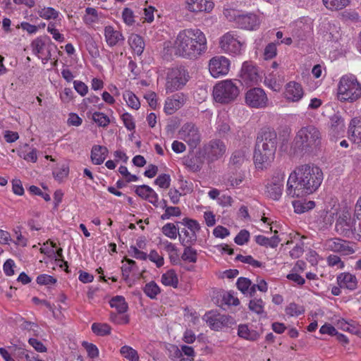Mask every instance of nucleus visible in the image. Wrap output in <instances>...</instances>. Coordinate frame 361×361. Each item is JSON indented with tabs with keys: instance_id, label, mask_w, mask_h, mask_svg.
<instances>
[{
	"instance_id": "obj_26",
	"label": "nucleus",
	"mask_w": 361,
	"mask_h": 361,
	"mask_svg": "<svg viewBox=\"0 0 361 361\" xmlns=\"http://www.w3.org/2000/svg\"><path fill=\"white\" fill-rule=\"evenodd\" d=\"M338 285L343 288L354 290L357 286V279L355 275L349 272H343L336 277Z\"/></svg>"
},
{
	"instance_id": "obj_2",
	"label": "nucleus",
	"mask_w": 361,
	"mask_h": 361,
	"mask_svg": "<svg viewBox=\"0 0 361 361\" xmlns=\"http://www.w3.org/2000/svg\"><path fill=\"white\" fill-rule=\"evenodd\" d=\"M177 56L185 59H195L207 49L205 34L199 28H186L178 32L173 42L166 43Z\"/></svg>"
},
{
	"instance_id": "obj_21",
	"label": "nucleus",
	"mask_w": 361,
	"mask_h": 361,
	"mask_svg": "<svg viewBox=\"0 0 361 361\" xmlns=\"http://www.w3.org/2000/svg\"><path fill=\"white\" fill-rule=\"evenodd\" d=\"M181 224L190 231L189 238L181 239V244L185 246L186 245L194 243L197 240V234L200 230V224L197 221L189 218H184Z\"/></svg>"
},
{
	"instance_id": "obj_45",
	"label": "nucleus",
	"mask_w": 361,
	"mask_h": 361,
	"mask_svg": "<svg viewBox=\"0 0 361 361\" xmlns=\"http://www.w3.org/2000/svg\"><path fill=\"white\" fill-rule=\"evenodd\" d=\"M216 129L219 133H226L230 130L227 113H219L217 116Z\"/></svg>"
},
{
	"instance_id": "obj_46",
	"label": "nucleus",
	"mask_w": 361,
	"mask_h": 361,
	"mask_svg": "<svg viewBox=\"0 0 361 361\" xmlns=\"http://www.w3.org/2000/svg\"><path fill=\"white\" fill-rule=\"evenodd\" d=\"M326 8L331 11H339L346 7L350 0H322Z\"/></svg>"
},
{
	"instance_id": "obj_11",
	"label": "nucleus",
	"mask_w": 361,
	"mask_h": 361,
	"mask_svg": "<svg viewBox=\"0 0 361 361\" xmlns=\"http://www.w3.org/2000/svg\"><path fill=\"white\" fill-rule=\"evenodd\" d=\"M231 68V61L224 56L212 57L208 63V69L214 78H219L228 74Z\"/></svg>"
},
{
	"instance_id": "obj_56",
	"label": "nucleus",
	"mask_w": 361,
	"mask_h": 361,
	"mask_svg": "<svg viewBox=\"0 0 361 361\" xmlns=\"http://www.w3.org/2000/svg\"><path fill=\"white\" fill-rule=\"evenodd\" d=\"M285 312L289 317H298L303 314L305 310L302 306L291 302L286 306Z\"/></svg>"
},
{
	"instance_id": "obj_37",
	"label": "nucleus",
	"mask_w": 361,
	"mask_h": 361,
	"mask_svg": "<svg viewBox=\"0 0 361 361\" xmlns=\"http://www.w3.org/2000/svg\"><path fill=\"white\" fill-rule=\"evenodd\" d=\"M236 286L243 294L252 295L255 292V285L251 286V281L247 278H239L237 280Z\"/></svg>"
},
{
	"instance_id": "obj_8",
	"label": "nucleus",
	"mask_w": 361,
	"mask_h": 361,
	"mask_svg": "<svg viewBox=\"0 0 361 361\" xmlns=\"http://www.w3.org/2000/svg\"><path fill=\"white\" fill-rule=\"evenodd\" d=\"M188 71L182 67L170 70L166 76V92H173L182 89L189 80Z\"/></svg>"
},
{
	"instance_id": "obj_63",
	"label": "nucleus",
	"mask_w": 361,
	"mask_h": 361,
	"mask_svg": "<svg viewBox=\"0 0 361 361\" xmlns=\"http://www.w3.org/2000/svg\"><path fill=\"white\" fill-rule=\"evenodd\" d=\"M135 266V262L133 259H126V262L122 266V275L125 281L129 278L130 273Z\"/></svg>"
},
{
	"instance_id": "obj_64",
	"label": "nucleus",
	"mask_w": 361,
	"mask_h": 361,
	"mask_svg": "<svg viewBox=\"0 0 361 361\" xmlns=\"http://www.w3.org/2000/svg\"><path fill=\"white\" fill-rule=\"evenodd\" d=\"M250 238V232L245 229H243L237 234L234 238V242L238 245H243L249 241Z\"/></svg>"
},
{
	"instance_id": "obj_1",
	"label": "nucleus",
	"mask_w": 361,
	"mask_h": 361,
	"mask_svg": "<svg viewBox=\"0 0 361 361\" xmlns=\"http://www.w3.org/2000/svg\"><path fill=\"white\" fill-rule=\"evenodd\" d=\"M319 167L305 164L296 167L289 175L286 193L291 197H304L316 192L323 180Z\"/></svg>"
},
{
	"instance_id": "obj_5",
	"label": "nucleus",
	"mask_w": 361,
	"mask_h": 361,
	"mask_svg": "<svg viewBox=\"0 0 361 361\" xmlns=\"http://www.w3.org/2000/svg\"><path fill=\"white\" fill-rule=\"evenodd\" d=\"M240 93L239 81L225 79L218 81L213 87L212 96L216 103L229 104L235 102Z\"/></svg>"
},
{
	"instance_id": "obj_55",
	"label": "nucleus",
	"mask_w": 361,
	"mask_h": 361,
	"mask_svg": "<svg viewBox=\"0 0 361 361\" xmlns=\"http://www.w3.org/2000/svg\"><path fill=\"white\" fill-rule=\"evenodd\" d=\"M163 208L165 209L164 213L161 216L163 220L169 219L172 216H179L181 214L179 207H168L166 202H164Z\"/></svg>"
},
{
	"instance_id": "obj_48",
	"label": "nucleus",
	"mask_w": 361,
	"mask_h": 361,
	"mask_svg": "<svg viewBox=\"0 0 361 361\" xmlns=\"http://www.w3.org/2000/svg\"><path fill=\"white\" fill-rule=\"evenodd\" d=\"M121 355L128 361H139V355L134 348L129 345H123L120 349Z\"/></svg>"
},
{
	"instance_id": "obj_15",
	"label": "nucleus",
	"mask_w": 361,
	"mask_h": 361,
	"mask_svg": "<svg viewBox=\"0 0 361 361\" xmlns=\"http://www.w3.org/2000/svg\"><path fill=\"white\" fill-rule=\"evenodd\" d=\"M305 95L302 85L295 81H290L284 86L283 97L288 102L298 103Z\"/></svg>"
},
{
	"instance_id": "obj_51",
	"label": "nucleus",
	"mask_w": 361,
	"mask_h": 361,
	"mask_svg": "<svg viewBox=\"0 0 361 361\" xmlns=\"http://www.w3.org/2000/svg\"><path fill=\"white\" fill-rule=\"evenodd\" d=\"M143 291L149 298L155 299L160 293L161 289L154 281H150L145 286Z\"/></svg>"
},
{
	"instance_id": "obj_14",
	"label": "nucleus",
	"mask_w": 361,
	"mask_h": 361,
	"mask_svg": "<svg viewBox=\"0 0 361 361\" xmlns=\"http://www.w3.org/2000/svg\"><path fill=\"white\" fill-rule=\"evenodd\" d=\"M323 247L326 250L339 252L343 255H349L355 252V249L349 242L338 238L326 240L324 243Z\"/></svg>"
},
{
	"instance_id": "obj_32",
	"label": "nucleus",
	"mask_w": 361,
	"mask_h": 361,
	"mask_svg": "<svg viewBox=\"0 0 361 361\" xmlns=\"http://www.w3.org/2000/svg\"><path fill=\"white\" fill-rule=\"evenodd\" d=\"M108 154L106 147L94 145L91 151V159L93 164L99 165L104 162Z\"/></svg>"
},
{
	"instance_id": "obj_20",
	"label": "nucleus",
	"mask_w": 361,
	"mask_h": 361,
	"mask_svg": "<svg viewBox=\"0 0 361 361\" xmlns=\"http://www.w3.org/2000/svg\"><path fill=\"white\" fill-rule=\"evenodd\" d=\"M240 77L247 84H257L260 80L257 67L249 62L243 63Z\"/></svg>"
},
{
	"instance_id": "obj_4",
	"label": "nucleus",
	"mask_w": 361,
	"mask_h": 361,
	"mask_svg": "<svg viewBox=\"0 0 361 361\" xmlns=\"http://www.w3.org/2000/svg\"><path fill=\"white\" fill-rule=\"evenodd\" d=\"M336 98L341 102L354 103L361 99V83L355 75L341 76L337 84Z\"/></svg>"
},
{
	"instance_id": "obj_44",
	"label": "nucleus",
	"mask_w": 361,
	"mask_h": 361,
	"mask_svg": "<svg viewBox=\"0 0 361 361\" xmlns=\"http://www.w3.org/2000/svg\"><path fill=\"white\" fill-rule=\"evenodd\" d=\"M160 245L163 249L169 254L171 261L175 262L178 259V248L176 245L168 240H161Z\"/></svg>"
},
{
	"instance_id": "obj_49",
	"label": "nucleus",
	"mask_w": 361,
	"mask_h": 361,
	"mask_svg": "<svg viewBox=\"0 0 361 361\" xmlns=\"http://www.w3.org/2000/svg\"><path fill=\"white\" fill-rule=\"evenodd\" d=\"M197 251L188 245L183 250L181 259L186 262L195 263L197 261Z\"/></svg>"
},
{
	"instance_id": "obj_50",
	"label": "nucleus",
	"mask_w": 361,
	"mask_h": 361,
	"mask_svg": "<svg viewBox=\"0 0 361 361\" xmlns=\"http://www.w3.org/2000/svg\"><path fill=\"white\" fill-rule=\"evenodd\" d=\"M161 232L167 238L175 240L179 234V228L173 223H167L162 226Z\"/></svg>"
},
{
	"instance_id": "obj_19",
	"label": "nucleus",
	"mask_w": 361,
	"mask_h": 361,
	"mask_svg": "<svg viewBox=\"0 0 361 361\" xmlns=\"http://www.w3.org/2000/svg\"><path fill=\"white\" fill-rule=\"evenodd\" d=\"M226 151V147L225 144L219 140L211 141L205 147L207 157L211 161H216L221 158L225 154Z\"/></svg>"
},
{
	"instance_id": "obj_28",
	"label": "nucleus",
	"mask_w": 361,
	"mask_h": 361,
	"mask_svg": "<svg viewBox=\"0 0 361 361\" xmlns=\"http://www.w3.org/2000/svg\"><path fill=\"white\" fill-rule=\"evenodd\" d=\"M310 30V25L303 23L302 20L296 21L291 25L292 36L298 42L303 40Z\"/></svg>"
},
{
	"instance_id": "obj_54",
	"label": "nucleus",
	"mask_w": 361,
	"mask_h": 361,
	"mask_svg": "<svg viewBox=\"0 0 361 361\" xmlns=\"http://www.w3.org/2000/svg\"><path fill=\"white\" fill-rule=\"evenodd\" d=\"M68 173L69 167L67 164H62L53 171V176L54 178L59 182L66 179L68 177Z\"/></svg>"
},
{
	"instance_id": "obj_42",
	"label": "nucleus",
	"mask_w": 361,
	"mask_h": 361,
	"mask_svg": "<svg viewBox=\"0 0 361 361\" xmlns=\"http://www.w3.org/2000/svg\"><path fill=\"white\" fill-rule=\"evenodd\" d=\"M336 228L342 230L343 232L354 231L355 225L351 221L348 215H343V217H340L336 222Z\"/></svg>"
},
{
	"instance_id": "obj_57",
	"label": "nucleus",
	"mask_w": 361,
	"mask_h": 361,
	"mask_svg": "<svg viewBox=\"0 0 361 361\" xmlns=\"http://www.w3.org/2000/svg\"><path fill=\"white\" fill-rule=\"evenodd\" d=\"M249 309L257 314H261L264 313V302L260 298H254L250 301Z\"/></svg>"
},
{
	"instance_id": "obj_43",
	"label": "nucleus",
	"mask_w": 361,
	"mask_h": 361,
	"mask_svg": "<svg viewBox=\"0 0 361 361\" xmlns=\"http://www.w3.org/2000/svg\"><path fill=\"white\" fill-rule=\"evenodd\" d=\"M91 119L99 126L107 127L110 123L109 117L103 112L94 111L91 114Z\"/></svg>"
},
{
	"instance_id": "obj_61",
	"label": "nucleus",
	"mask_w": 361,
	"mask_h": 361,
	"mask_svg": "<svg viewBox=\"0 0 361 361\" xmlns=\"http://www.w3.org/2000/svg\"><path fill=\"white\" fill-rule=\"evenodd\" d=\"M122 19L123 23L128 25H133L135 23V16L133 11L129 8H125L122 11Z\"/></svg>"
},
{
	"instance_id": "obj_7",
	"label": "nucleus",
	"mask_w": 361,
	"mask_h": 361,
	"mask_svg": "<svg viewBox=\"0 0 361 361\" xmlns=\"http://www.w3.org/2000/svg\"><path fill=\"white\" fill-rule=\"evenodd\" d=\"M295 142L298 147L304 149L316 148L321 143L320 133L312 126L302 127L297 133Z\"/></svg>"
},
{
	"instance_id": "obj_27",
	"label": "nucleus",
	"mask_w": 361,
	"mask_h": 361,
	"mask_svg": "<svg viewBox=\"0 0 361 361\" xmlns=\"http://www.w3.org/2000/svg\"><path fill=\"white\" fill-rule=\"evenodd\" d=\"M135 192L140 197L149 201L154 206L157 207L159 201L158 195L149 186L145 185L138 186L135 190Z\"/></svg>"
},
{
	"instance_id": "obj_10",
	"label": "nucleus",
	"mask_w": 361,
	"mask_h": 361,
	"mask_svg": "<svg viewBox=\"0 0 361 361\" xmlns=\"http://www.w3.org/2000/svg\"><path fill=\"white\" fill-rule=\"evenodd\" d=\"M245 102L250 108L262 109L269 104L265 91L260 87H252L245 94Z\"/></svg>"
},
{
	"instance_id": "obj_39",
	"label": "nucleus",
	"mask_w": 361,
	"mask_h": 361,
	"mask_svg": "<svg viewBox=\"0 0 361 361\" xmlns=\"http://www.w3.org/2000/svg\"><path fill=\"white\" fill-rule=\"evenodd\" d=\"M109 305L112 308H115L119 314L124 313L128 310V304L124 297L116 295L111 299Z\"/></svg>"
},
{
	"instance_id": "obj_36",
	"label": "nucleus",
	"mask_w": 361,
	"mask_h": 361,
	"mask_svg": "<svg viewBox=\"0 0 361 361\" xmlns=\"http://www.w3.org/2000/svg\"><path fill=\"white\" fill-rule=\"evenodd\" d=\"M315 202L312 200L309 201H301L295 200L293 202V207L294 212L297 214H302L307 212L315 207Z\"/></svg>"
},
{
	"instance_id": "obj_13",
	"label": "nucleus",
	"mask_w": 361,
	"mask_h": 361,
	"mask_svg": "<svg viewBox=\"0 0 361 361\" xmlns=\"http://www.w3.org/2000/svg\"><path fill=\"white\" fill-rule=\"evenodd\" d=\"M214 6L213 0H184L185 9L195 15L210 13Z\"/></svg>"
},
{
	"instance_id": "obj_52",
	"label": "nucleus",
	"mask_w": 361,
	"mask_h": 361,
	"mask_svg": "<svg viewBox=\"0 0 361 361\" xmlns=\"http://www.w3.org/2000/svg\"><path fill=\"white\" fill-rule=\"evenodd\" d=\"M91 328L93 333L99 336L110 334L111 330L110 326L106 323H93Z\"/></svg>"
},
{
	"instance_id": "obj_18",
	"label": "nucleus",
	"mask_w": 361,
	"mask_h": 361,
	"mask_svg": "<svg viewBox=\"0 0 361 361\" xmlns=\"http://www.w3.org/2000/svg\"><path fill=\"white\" fill-rule=\"evenodd\" d=\"M262 18L254 13L243 12L237 27L247 30H256L261 24Z\"/></svg>"
},
{
	"instance_id": "obj_22",
	"label": "nucleus",
	"mask_w": 361,
	"mask_h": 361,
	"mask_svg": "<svg viewBox=\"0 0 361 361\" xmlns=\"http://www.w3.org/2000/svg\"><path fill=\"white\" fill-rule=\"evenodd\" d=\"M105 42L109 47H115L124 41V37L121 31L111 25H106L104 28Z\"/></svg>"
},
{
	"instance_id": "obj_58",
	"label": "nucleus",
	"mask_w": 361,
	"mask_h": 361,
	"mask_svg": "<svg viewBox=\"0 0 361 361\" xmlns=\"http://www.w3.org/2000/svg\"><path fill=\"white\" fill-rule=\"evenodd\" d=\"M121 118L123 121L124 126L129 131H134L135 129V122L133 116L128 113L125 112L121 114Z\"/></svg>"
},
{
	"instance_id": "obj_53",
	"label": "nucleus",
	"mask_w": 361,
	"mask_h": 361,
	"mask_svg": "<svg viewBox=\"0 0 361 361\" xmlns=\"http://www.w3.org/2000/svg\"><path fill=\"white\" fill-rule=\"evenodd\" d=\"M242 13L243 11L231 8H225L224 9V16L225 18L228 20L235 23L236 25H238L239 18H240Z\"/></svg>"
},
{
	"instance_id": "obj_25",
	"label": "nucleus",
	"mask_w": 361,
	"mask_h": 361,
	"mask_svg": "<svg viewBox=\"0 0 361 361\" xmlns=\"http://www.w3.org/2000/svg\"><path fill=\"white\" fill-rule=\"evenodd\" d=\"M104 19L105 16L102 12L98 11L94 8H86L83 16V21L86 25L94 27L96 24L103 23Z\"/></svg>"
},
{
	"instance_id": "obj_9",
	"label": "nucleus",
	"mask_w": 361,
	"mask_h": 361,
	"mask_svg": "<svg viewBox=\"0 0 361 361\" xmlns=\"http://www.w3.org/2000/svg\"><path fill=\"white\" fill-rule=\"evenodd\" d=\"M32 52L37 55L43 63H47L51 59V51L56 47L49 37H39L34 39L31 43Z\"/></svg>"
},
{
	"instance_id": "obj_3",
	"label": "nucleus",
	"mask_w": 361,
	"mask_h": 361,
	"mask_svg": "<svg viewBox=\"0 0 361 361\" xmlns=\"http://www.w3.org/2000/svg\"><path fill=\"white\" fill-rule=\"evenodd\" d=\"M276 149V133L271 130L264 132L255 147L253 157L255 168L264 171L270 167L275 158Z\"/></svg>"
},
{
	"instance_id": "obj_29",
	"label": "nucleus",
	"mask_w": 361,
	"mask_h": 361,
	"mask_svg": "<svg viewBox=\"0 0 361 361\" xmlns=\"http://www.w3.org/2000/svg\"><path fill=\"white\" fill-rule=\"evenodd\" d=\"M18 154L26 161L35 163L37 161V150L27 144L20 147Z\"/></svg>"
},
{
	"instance_id": "obj_62",
	"label": "nucleus",
	"mask_w": 361,
	"mask_h": 361,
	"mask_svg": "<svg viewBox=\"0 0 361 361\" xmlns=\"http://www.w3.org/2000/svg\"><path fill=\"white\" fill-rule=\"evenodd\" d=\"M171 180V177L169 174L162 173L157 176L154 183L161 188L167 189L170 186Z\"/></svg>"
},
{
	"instance_id": "obj_41",
	"label": "nucleus",
	"mask_w": 361,
	"mask_h": 361,
	"mask_svg": "<svg viewBox=\"0 0 361 361\" xmlns=\"http://www.w3.org/2000/svg\"><path fill=\"white\" fill-rule=\"evenodd\" d=\"M255 241L259 245L276 247L279 245L280 240L276 235H274L271 238H267L264 235H259L255 236Z\"/></svg>"
},
{
	"instance_id": "obj_47",
	"label": "nucleus",
	"mask_w": 361,
	"mask_h": 361,
	"mask_svg": "<svg viewBox=\"0 0 361 361\" xmlns=\"http://www.w3.org/2000/svg\"><path fill=\"white\" fill-rule=\"evenodd\" d=\"M37 14L43 19H56L59 13L51 7H39L37 10Z\"/></svg>"
},
{
	"instance_id": "obj_17",
	"label": "nucleus",
	"mask_w": 361,
	"mask_h": 361,
	"mask_svg": "<svg viewBox=\"0 0 361 361\" xmlns=\"http://www.w3.org/2000/svg\"><path fill=\"white\" fill-rule=\"evenodd\" d=\"M231 317L224 314H221L215 312L211 311L206 313L203 319L207 325L213 330L219 331L224 326H227L229 323Z\"/></svg>"
},
{
	"instance_id": "obj_16",
	"label": "nucleus",
	"mask_w": 361,
	"mask_h": 361,
	"mask_svg": "<svg viewBox=\"0 0 361 361\" xmlns=\"http://www.w3.org/2000/svg\"><path fill=\"white\" fill-rule=\"evenodd\" d=\"M179 137L194 148L200 141V135L197 128L192 124H185L179 131Z\"/></svg>"
},
{
	"instance_id": "obj_12",
	"label": "nucleus",
	"mask_w": 361,
	"mask_h": 361,
	"mask_svg": "<svg viewBox=\"0 0 361 361\" xmlns=\"http://www.w3.org/2000/svg\"><path fill=\"white\" fill-rule=\"evenodd\" d=\"M285 175L279 172L273 176L266 185L265 192L268 197L274 200H278L283 192Z\"/></svg>"
},
{
	"instance_id": "obj_23",
	"label": "nucleus",
	"mask_w": 361,
	"mask_h": 361,
	"mask_svg": "<svg viewBox=\"0 0 361 361\" xmlns=\"http://www.w3.org/2000/svg\"><path fill=\"white\" fill-rule=\"evenodd\" d=\"M185 102V97L183 94H173L166 99L164 111L166 114L171 115L179 109Z\"/></svg>"
},
{
	"instance_id": "obj_6",
	"label": "nucleus",
	"mask_w": 361,
	"mask_h": 361,
	"mask_svg": "<svg viewBox=\"0 0 361 361\" xmlns=\"http://www.w3.org/2000/svg\"><path fill=\"white\" fill-rule=\"evenodd\" d=\"M245 38L237 31H228L219 37V47L230 56L242 55L246 49Z\"/></svg>"
},
{
	"instance_id": "obj_38",
	"label": "nucleus",
	"mask_w": 361,
	"mask_h": 361,
	"mask_svg": "<svg viewBox=\"0 0 361 361\" xmlns=\"http://www.w3.org/2000/svg\"><path fill=\"white\" fill-rule=\"evenodd\" d=\"M123 98L126 101L128 107L132 109L137 110L140 107V102L138 97L130 90H126L123 93Z\"/></svg>"
},
{
	"instance_id": "obj_35",
	"label": "nucleus",
	"mask_w": 361,
	"mask_h": 361,
	"mask_svg": "<svg viewBox=\"0 0 361 361\" xmlns=\"http://www.w3.org/2000/svg\"><path fill=\"white\" fill-rule=\"evenodd\" d=\"M129 44L134 51L138 56L141 55L145 49V42L142 38L135 34H133L128 39Z\"/></svg>"
},
{
	"instance_id": "obj_34",
	"label": "nucleus",
	"mask_w": 361,
	"mask_h": 361,
	"mask_svg": "<svg viewBox=\"0 0 361 361\" xmlns=\"http://www.w3.org/2000/svg\"><path fill=\"white\" fill-rule=\"evenodd\" d=\"M161 282L165 286H170L174 288L178 286L179 280L176 272L173 269H169L162 274Z\"/></svg>"
},
{
	"instance_id": "obj_31",
	"label": "nucleus",
	"mask_w": 361,
	"mask_h": 361,
	"mask_svg": "<svg viewBox=\"0 0 361 361\" xmlns=\"http://www.w3.org/2000/svg\"><path fill=\"white\" fill-rule=\"evenodd\" d=\"M340 31L337 24L328 23L324 26V37L327 41H337L341 37Z\"/></svg>"
},
{
	"instance_id": "obj_40",
	"label": "nucleus",
	"mask_w": 361,
	"mask_h": 361,
	"mask_svg": "<svg viewBox=\"0 0 361 361\" xmlns=\"http://www.w3.org/2000/svg\"><path fill=\"white\" fill-rule=\"evenodd\" d=\"M344 128V121L341 116L334 115L331 118V133L334 135L343 133Z\"/></svg>"
},
{
	"instance_id": "obj_60",
	"label": "nucleus",
	"mask_w": 361,
	"mask_h": 361,
	"mask_svg": "<svg viewBox=\"0 0 361 361\" xmlns=\"http://www.w3.org/2000/svg\"><path fill=\"white\" fill-rule=\"evenodd\" d=\"M326 262L329 267H336L338 269H342L345 267V263L337 255H330L326 258Z\"/></svg>"
},
{
	"instance_id": "obj_33",
	"label": "nucleus",
	"mask_w": 361,
	"mask_h": 361,
	"mask_svg": "<svg viewBox=\"0 0 361 361\" xmlns=\"http://www.w3.org/2000/svg\"><path fill=\"white\" fill-rule=\"evenodd\" d=\"M264 85L274 92H279L281 88V83L279 79V75L274 73L271 72L265 75Z\"/></svg>"
},
{
	"instance_id": "obj_59",
	"label": "nucleus",
	"mask_w": 361,
	"mask_h": 361,
	"mask_svg": "<svg viewBox=\"0 0 361 361\" xmlns=\"http://www.w3.org/2000/svg\"><path fill=\"white\" fill-rule=\"evenodd\" d=\"M47 32L52 35L54 40L58 42H63L65 40L64 35L56 28V23H49L47 26Z\"/></svg>"
},
{
	"instance_id": "obj_30",
	"label": "nucleus",
	"mask_w": 361,
	"mask_h": 361,
	"mask_svg": "<svg viewBox=\"0 0 361 361\" xmlns=\"http://www.w3.org/2000/svg\"><path fill=\"white\" fill-rule=\"evenodd\" d=\"M238 335L245 340L255 341L260 336L259 333L247 324H240L238 328Z\"/></svg>"
},
{
	"instance_id": "obj_24",
	"label": "nucleus",
	"mask_w": 361,
	"mask_h": 361,
	"mask_svg": "<svg viewBox=\"0 0 361 361\" xmlns=\"http://www.w3.org/2000/svg\"><path fill=\"white\" fill-rule=\"evenodd\" d=\"M349 138L354 143L361 146V116L351 119L348 130Z\"/></svg>"
}]
</instances>
